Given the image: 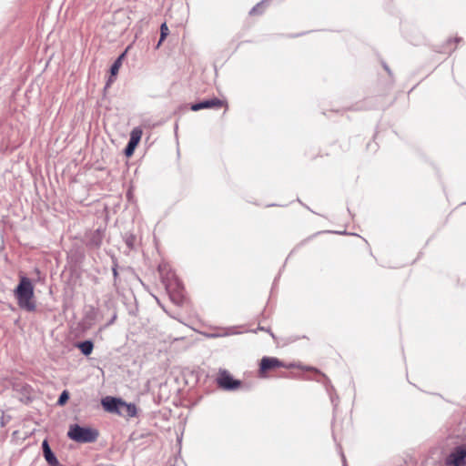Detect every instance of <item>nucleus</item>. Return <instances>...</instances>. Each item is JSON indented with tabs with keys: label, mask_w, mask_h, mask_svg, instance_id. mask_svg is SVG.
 Listing matches in <instances>:
<instances>
[{
	"label": "nucleus",
	"mask_w": 466,
	"mask_h": 466,
	"mask_svg": "<svg viewBox=\"0 0 466 466\" xmlns=\"http://www.w3.org/2000/svg\"><path fill=\"white\" fill-rule=\"evenodd\" d=\"M284 368L287 370L299 369L306 371H314L319 373V370L310 366H304L300 363L285 362L276 357H263L259 362L258 374L259 378L266 379L270 377V372L278 369Z\"/></svg>",
	"instance_id": "1"
},
{
	"label": "nucleus",
	"mask_w": 466,
	"mask_h": 466,
	"mask_svg": "<svg viewBox=\"0 0 466 466\" xmlns=\"http://www.w3.org/2000/svg\"><path fill=\"white\" fill-rule=\"evenodd\" d=\"M15 297L17 299L18 306L27 311L35 309L34 301V286L31 280L24 276L20 277V281L15 289Z\"/></svg>",
	"instance_id": "2"
},
{
	"label": "nucleus",
	"mask_w": 466,
	"mask_h": 466,
	"mask_svg": "<svg viewBox=\"0 0 466 466\" xmlns=\"http://www.w3.org/2000/svg\"><path fill=\"white\" fill-rule=\"evenodd\" d=\"M67 436L69 439L77 442H94L98 437V431L75 424L70 426Z\"/></svg>",
	"instance_id": "3"
},
{
	"label": "nucleus",
	"mask_w": 466,
	"mask_h": 466,
	"mask_svg": "<svg viewBox=\"0 0 466 466\" xmlns=\"http://www.w3.org/2000/svg\"><path fill=\"white\" fill-rule=\"evenodd\" d=\"M216 381L218 388L224 390H238L242 385L241 380H235L232 375L226 370H221L218 371Z\"/></svg>",
	"instance_id": "4"
},
{
	"label": "nucleus",
	"mask_w": 466,
	"mask_h": 466,
	"mask_svg": "<svg viewBox=\"0 0 466 466\" xmlns=\"http://www.w3.org/2000/svg\"><path fill=\"white\" fill-rule=\"evenodd\" d=\"M466 444L455 447L446 457L445 464L447 466H465L466 465Z\"/></svg>",
	"instance_id": "5"
},
{
	"label": "nucleus",
	"mask_w": 466,
	"mask_h": 466,
	"mask_svg": "<svg viewBox=\"0 0 466 466\" xmlns=\"http://www.w3.org/2000/svg\"><path fill=\"white\" fill-rule=\"evenodd\" d=\"M221 107H225V109L227 110L228 107V102L226 100H221L219 98L215 97V98H212L209 100H205V101H202L199 103L193 104L191 106V110L198 111V110L206 109V108H221Z\"/></svg>",
	"instance_id": "6"
},
{
	"label": "nucleus",
	"mask_w": 466,
	"mask_h": 466,
	"mask_svg": "<svg viewBox=\"0 0 466 466\" xmlns=\"http://www.w3.org/2000/svg\"><path fill=\"white\" fill-rule=\"evenodd\" d=\"M143 131L140 127H135L130 133V139L125 149V154L127 157L134 154L136 147L141 140Z\"/></svg>",
	"instance_id": "7"
},
{
	"label": "nucleus",
	"mask_w": 466,
	"mask_h": 466,
	"mask_svg": "<svg viewBox=\"0 0 466 466\" xmlns=\"http://www.w3.org/2000/svg\"><path fill=\"white\" fill-rule=\"evenodd\" d=\"M123 404V400L113 397H106L102 400V405L104 409L109 412H116L121 414V405Z\"/></svg>",
	"instance_id": "8"
},
{
	"label": "nucleus",
	"mask_w": 466,
	"mask_h": 466,
	"mask_svg": "<svg viewBox=\"0 0 466 466\" xmlns=\"http://www.w3.org/2000/svg\"><path fill=\"white\" fill-rule=\"evenodd\" d=\"M44 457L46 461L50 464L51 466H60L58 460L52 452L48 441L45 440L42 443Z\"/></svg>",
	"instance_id": "9"
},
{
	"label": "nucleus",
	"mask_w": 466,
	"mask_h": 466,
	"mask_svg": "<svg viewBox=\"0 0 466 466\" xmlns=\"http://www.w3.org/2000/svg\"><path fill=\"white\" fill-rule=\"evenodd\" d=\"M77 348L81 350V352L84 355L88 356L92 353L94 345H93L92 341L86 340V341L80 342L77 345Z\"/></svg>",
	"instance_id": "10"
},
{
	"label": "nucleus",
	"mask_w": 466,
	"mask_h": 466,
	"mask_svg": "<svg viewBox=\"0 0 466 466\" xmlns=\"http://www.w3.org/2000/svg\"><path fill=\"white\" fill-rule=\"evenodd\" d=\"M124 56V54L120 56L112 65L110 68L111 77L116 76L118 74L119 68L122 65V57Z\"/></svg>",
	"instance_id": "11"
},
{
	"label": "nucleus",
	"mask_w": 466,
	"mask_h": 466,
	"mask_svg": "<svg viewBox=\"0 0 466 466\" xmlns=\"http://www.w3.org/2000/svg\"><path fill=\"white\" fill-rule=\"evenodd\" d=\"M169 34V29L166 23H163L160 26V39L157 44V47L162 44V42L166 39V37Z\"/></svg>",
	"instance_id": "12"
},
{
	"label": "nucleus",
	"mask_w": 466,
	"mask_h": 466,
	"mask_svg": "<svg viewBox=\"0 0 466 466\" xmlns=\"http://www.w3.org/2000/svg\"><path fill=\"white\" fill-rule=\"evenodd\" d=\"M122 408H124L126 410V412L129 417L136 416L137 409L134 404H127L126 402H124V404L121 405V409Z\"/></svg>",
	"instance_id": "13"
},
{
	"label": "nucleus",
	"mask_w": 466,
	"mask_h": 466,
	"mask_svg": "<svg viewBox=\"0 0 466 466\" xmlns=\"http://www.w3.org/2000/svg\"><path fill=\"white\" fill-rule=\"evenodd\" d=\"M68 398H69V393H68V391L64 390V391L61 393V395H60V397H59V399H58L57 403H58L59 405H64V404H66V402L67 401Z\"/></svg>",
	"instance_id": "14"
}]
</instances>
